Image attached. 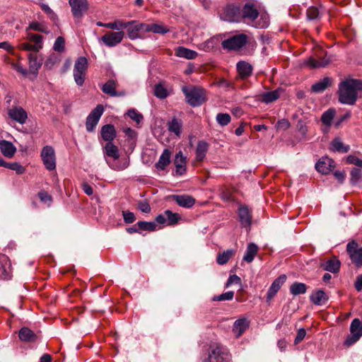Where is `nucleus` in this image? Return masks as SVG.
Returning a JSON list of instances; mask_svg holds the SVG:
<instances>
[{
	"label": "nucleus",
	"instance_id": "obj_1",
	"mask_svg": "<svg viewBox=\"0 0 362 362\" xmlns=\"http://www.w3.org/2000/svg\"><path fill=\"white\" fill-rule=\"evenodd\" d=\"M241 21L257 28H265L269 24V18L267 13L259 14L254 4L247 3L241 8Z\"/></svg>",
	"mask_w": 362,
	"mask_h": 362
},
{
	"label": "nucleus",
	"instance_id": "obj_2",
	"mask_svg": "<svg viewBox=\"0 0 362 362\" xmlns=\"http://www.w3.org/2000/svg\"><path fill=\"white\" fill-rule=\"evenodd\" d=\"M359 90H362V81L347 79L341 82L339 86V100L343 104L354 105Z\"/></svg>",
	"mask_w": 362,
	"mask_h": 362
},
{
	"label": "nucleus",
	"instance_id": "obj_3",
	"mask_svg": "<svg viewBox=\"0 0 362 362\" xmlns=\"http://www.w3.org/2000/svg\"><path fill=\"white\" fill-rule=\"evenodd\" d=\"M103 150L104 153L107 157L113 159L112 161L107 160V164L112 169L115 170H122L128 167L129 162L127 159H124L122 161L118 160L119 158V148L112 142L107 143L104 146Z\"/></svg>",
	"mask_w": 362,
	"mask_h": 362
},
{
	"label": "nucleus",
	"instance_id": "obj_4",
	"mask_svg": "<svg viewBox=\"0 0 362 362\" xmlns=\"http://www.w3.org/2000/svg\"><path fill=\"white\" fill-rule=\"evenodd\" d=\"M182 90L187 103L192 107L200 106L206 100L205 90L200 87L182 86Z\"/></svg>",
	"mask_w": 362,
	"mask_h": 362
},
{
	"label": "nucleus",
	"instance_id": "obj_5",
	"mask_svg": "<svg viewBox=\"0 0 362 362\" xmlns=\"http://www.w3.org/2000/svg\"><path fill=\"white\" fill-rule=\"evenodd\" d=\"M228 354L221 345L213 344L209 346V356L204 362H228Z\"/></svg>",
	"mask_w": 362,
	"mask_h": 362
},
{
	"label": "nucleus",
	"instance_id": "obj_6",
	"mask_svg": "<svg viewBox=\"0 0 362 362\" xmlns=\"http://www.w3.org/2000/svg\"><path fill=\"white\" fill-rule=\"evenodd\" d=\"M88 67V59L84 57H78L74 64V77L76 83L81 86L84 83L86 71Z\"/></svg>",
	"mask_w": 362,
	"mask_h": 362
},
{
	"label": "nucleus",
	"instance_id": "obj_7",
	"mask_svg": "<svg viewBox=\"0 0 362 362\" xmlns=\"http://www.w3.org/2000/svg\"><path fill=\"white\" fill-rule=\"evenodd\" d=\"M350 332L344 341V344L347 346L353 345L362 337V322L359 319L356 318L352 320Z\"/></svg>",
	"mask_w": 362,
	"mask_h": 362
},
{
	"label": "nucleus",
	"instance_id": "obj_8",
	"mask_svg": "<svg viewBox=\"0 0 362 362\" xmlns=\"http://www.w3.org/2000/svg\"><path fill=\"white\" fill-rule=\"evenodd\" d=\"M247 36L245 34H239L225 40L222 42V47L230 50H238L246 45Z\"/></svg>",
	"mask_w": 362,
	"mask_h": 362
},
{
	"label": "nucleus",
	"instance_id": "obj_9",
	"mask_svg": "<svg viewBox=\"0 0 362 362\" xmlns=\"http://www.w3.org/2000/svg\"><path fill=\"white\" fill-rule=\"evenodd\" d=\"M40 156L46 169L53 170L56 168V156L52 146H44L42 149Z\"/></svg>",
	"mask_w": 362,
	"mask_h": 362
},
{
	"label": "nucleus",
	"instance_id": "obj_10",
	"mask_svg": "<svg viewBox=\"0 0 362 362\" xmlns=\"http://www.w3.org/2000/svg\"><path fill=\"white\" fill-rule=\"evenodd\" d=\"M103 111V106L102 105H98L88 115L86 121V128L88 132L94 131Z\"/></svg>",
	"mask_w": 362,
	"mask_h": 362
},
{
	"label": "nucleus",
	"instance_id": "obj_11",
	"mask_svg": "<svg viewBox=\"0 0 362 362\" xmlns=\"http://www.w3.org/2000/svg\"><path fill=\"white\" fill-rule=\"evenodd\" d=\"M346 251L352 263L356 267H362V247L353 240L347 244Z\"/></svg>",
	"mask_w": 362,
	"mask_h": 362
},
{
	"label": "nucleus",
	"instance_id": "obj_12",
	"mask_svg": "<svg viewBox=\"0 0 362 362\" xmlns=\"http://www.w3.org/2000/svg\"><path fill=\"white\" fill-rule=\"evenodd\" d=\"M124 37V32H107L100 38V40L109 47L117 46L119 44Z\"/></svg>",
	"mask_w": 362,
	"mask_h": 362
},
{
	"label": "nucleus",
	"instance_id": "obj_13",
	"mask_svg": "<svg viewBox=\"0 0 362 362\" xmlns=\"http://www.w3.org/2000/svg\"><path fill=\"white\" fill-rule=\"evenodd\" d=\"M69 4L75 18H81L88 8L87 0H69Z\"/></svg>",
	"mask_w": 362,
	"mask_h": 362
},
{
	"label": "nucleus",
	"instance_id": "obj_14",
	"mask_svg": "<svg viewBox=\"0 0 362 362\" xmlns=\"http://www.w3.org/2000/svg\"><path fill=\"white\" fill-rule=\"evenodd\" d=\"M221 18L229 22L241 21V9L234 5H228L225 7Z\"/></svg>",
	"mask_w": 362,
	"mask_h": 362
},
{
	"label": "nucleus",
	"instance_id": "obj_15",
	"mask_svg": "<svg viewBox=\"0 0 362 362\" xmlns=\"http://www.w3.org/2000/svg\"><path fill=\"white\" fill-rule=\"evenodd\" d=\"M12 277V269L9 258L0 254V279L9 280Z\"/></svg>",
	"mask_w": 362,
	"mask_h": 362
},
{
	"label": "nucleus",
	"instance_id": "obj_16",
	"mask_svg": "<svg viewBox=\"0 0 362 362\" xmlns=\"http://www.w3.org/2000/svg\"><path fill=\"white\" fill-rule=\"evenodd\" d=\"M28 59L29 64L28 74L30 73L33 75L32 78L33 80L37 77L38 71L42 65V58L35 53H30L28 55Z\"/></svg>",
	"mask_w": 362,
	"mask_h": 362
},
{
	"label": "nucleus",
	"instance_id": "obj_17",
	"mask_svg": "<svg viewBox=\"0 0 362 362\" xmlns=\"http://www.w3.org/2000/svg\"><path fill=\"white\" fill-rule=\"evenodd\" d=\"M334 162L328 157H322L316 163L315 169L323 175H327L334 168Z\"/></svg>",
	"mask_w": 362,
	"mask_h": 362
},
{
	"label": "nucleus",
	"instance_id": "obj_18",
	"mask_svg": "<svg viewBox=\"0 0 362 362\" xmlns=\"http://www.w3.org/2000/svg\"><path fill=\"white\" fill-rule=\"evenodd\" d=\"M8 115L11 119L21 124L28 119V114L22 107H12L8 110Z\"/></svg>",
	"mask_w": 362,
	"mask_h": 362
},
{
	"label": "nucleus",
	"instance_id": "obj_19",
	"mask_svg": "<svg viewBox=\"0 0 362 362\" xmlns=\"http://www.w3.org/2000/svg\"><path fill=\"white\" fill-rule=\"evenodd\" d=\"M286 281V276L285 274L280 275L278 278H276L270 286L267 295V301L269 302L273 299V298L276 296L277 292L279 291L282 285Z\"/></svg>",
	"mask_w": 362,
	"mask_h": 362
},
{
	"label": "nucleus",
	"instance_id": "obj_20",
	"mask_svg": "<svg viewBox=\"0 0 362 362\" xmlns=\"http://www.w3.org/2000/svg\"><path fill=\"white\" fill-rule=\"evenodd\" d=\"M250 321L245 318H240L233 323L232 332L236 338H239L248 329Z\"/></svg>",
	"mask_w": 362,
	"mask_h": 362
},
{
	"label": "nucleus",
	"instance_id": "obj_21",
	"mask_svg": "<svg viewBox=\"0 0 362 362\" xmlns=\"http://www.w3.org/2000/svg\"><path fill=\"white\" fill-rule=\"evenodd\" d=\"M320 267L325 271L336 274L339 272L341 262L339 259L334 256L329 259L322 262Z\"/></svg>",
	"mask_w": 362,
	"mask_h": 362
},
{
	"label": "nucleus",
	"instance_id": "obj_22",
	"mask_svg": "<svg viewBox=\"0 0 362 362\" xmlns=\"http://www.w3.org/2000/svg\"><path fill=\"white\" fill-rule=\"evenodd\" d=\"M171 197L180 206L184 208H192L195 204V199L188 194H174Z\"/></svg>",
	"mask_w": 362,
	"mask_h": 362
},
{
	"label": "nucleus",
	"instance_id": "obj_23",
	"mask_svg": "<svg viewBox=\"0 0 362 362\" xmlns=\"http://www.w3.org/2000/svg\"><path fill=\"white\" fill-rule=\"evenodd\" d=\"M329 63V59L325 55L324 51L321 50L317 57H310L308 61V65L312 68L325 67Z\"/></svg>",
	"mask_w": 362,
	"mask_h": 362
},
{
	"label": "nucleus",
	"instance_id": "obj_24",
	"mask_svg": "<svg viewBox=\"0 0 362 362\" xmlns=\"http://www.w3.org/2000/svg\"><path fill=\"white\" fill-rule=\"evenodd\" d=\"M116 135L117 132L114 125L105 124L101 127L100 136L103 140L107 141V143L112 142Z\"/></svg>",
	"mask_w": 362,
	"mask_h": 362
},
{
	"label": "nucleus",
	"instance_id": "obj_25",
	"mask_svg": "<svg viewBox=\"0 0 362 362\" xmlns=\"http://www.w3.org/2000/svg\"><path fill=\"white\" fill-rule=\"evenodd\" d=\"M174 164L175 166L176 174L182 175L186 172L187 157L185 156L182 151H179L175 155Z\"/></svg>",
	"mask_w": 362,
	"mask_h": 362
},
{
	"label": "nucleus",
	"instance_id": "obj_26",
	"mask_svg": "<svg viewBox=\"0 0 362 362\" xmlns=\"http://www.w3.org/2000/svg\"><path fill=\"white\" fill-rule=\"evenodd\" d=\"M239 221L243 227L250 228L251 226V212L247 206H240L238 209Z\"/></svg>",
	"mask_w": 362,
	"mask_h": 362
},
{
	"label": "nucleus",
	"instance_id": "obj_27",
	"mask_svg": "<svg viewBox=\"0 0 362 362\" xmlns=\"http://www.w3.org/2000/svg\"><path fill=\"white\" fill-rule=\"evenodd\" d=\"M117 87V81L113 79H110L103 86L102 90L104 93L112 97L124 95V93H117L116 91Z\"/></svg>",
	"mask_w": 362,
	"mask_h": 362
},
{
	"label": "nucleus",
	"instance_id": "obj_28",
	"mask_svg": "<svg viewBox=\"0 0 362 362\" xmlns=\"http://www.w3.org/2000/svg\"><path fill=\"white\" fill-rule=\"evenodd\" d=\"M236 68L242 79H246L252 74V66L248 62L240 61L238 62Z\"/></svg>",
	"mask_w": 362,
	"mask_h": 362
},
{
	"label": "nucleus",
	"instance_id": "obj_29",
	"mask_svg": "<svg viewBox=\"0 0 362 362\" xmlns=\"http://www.w3.org/2000/svg\"><path fill=\"white\" fill-rule=\"evenodd\" d=\"M0 150L2 154L8 158H12L16 152V148L11 142L6 140L0 141Z\"/></svg>",
	"mask_w": 362,
	"mask_h": 362
},
{
	"label": "nucleus",
	"instance_id": "obj_30",
	"mask_svg": "<svg viewBox=\"0 0 362 362\" xmlns=\"http://www.w3.org/2000/svg\"><path fill=\"white\" fill-rule=\"evenodd\" d=\"M209 145L204 141H199L197 144L195 153V159L198 162H202L205 158L206 153L208 152Z\"/></svg>",
	"mask_w": 362,
	"mask_h": 362
},
{
	"label": "nucleus",
	"instance_id": "obj_31",
	"mask_svg": "<svg viewBox=\"0 0 362 362\" xmlns=\"http://www.w3.org/2000/svg\"><path fill=\"white\" fill-rule=\"evenodd\" d=\"M26 39L33 42V47L36 52H39L43 47V36L39 34L28 33Z\"/></svg>",
	"mask_w": 362,
	"mask_h": 362
},
{
	"label": "nucleus",
	"instance_id": "obj_32",
	"mask_svg": "<svg viewBox=\"0 0 362 362\" xmlns=\"http://www.w3.org/2000/svg\"><path fill=\"white\" fill-rule=\"evenodd\" d=\"M175 54L178 57L185 58L187 59H194L198 55L197 52L185 47H177L175 49Z\"/></svg>",
	"mask_w": 362,
	"mask_h": 362
},
{
	"label": "nucleus",
	"instance_id": "obj_33",
	"mask_svg": "<svg viewBox=\"0 0 362 362\" xmlns=\"http://www.w3.org/2000/svg\"><path fill=\"white\" fill-rule=\"evenodd\" d=\"M127 26L125 29H127V35L129 39L136 40L141 37V33L139 30V27L137 25V21H132L127 22Z\"/></svg>",
	"mask_w": 362,
	"mask_h": 362
},
{
	"label": "nucleus",
	"instance_id": "obj_34",
	"mask_svg": "<svg viewBox=\"0 0 362 362\" xmlns=\"http://www.w3.org/2000/svg\"><path fill=\"white\" fill-rule=\"evenodd\" d=\"M171 153L165 148L160 155L158 161L156 163V168L158 170H163L170 163Z\"/></svg>",
	"mask_w": 362,
	"mask_h": 362
},
{
	"label": "nucleus",
	"instance_id": "obj_35",
	"mask_svg": "<svg viewBox=\"0 0 362 362\" xmlns=\"http://www.w3.org/2000/svg\"><path fill=\"white\" fill-rule=\"evenodd\" d=\"M168 131L175 134L177 136H180L182 133V121L176 117H173L167 124Z\"/></svg>",
	"mask_w": 362,
	"mask_h": 362
},
{
	"label": "nucleus",
	"instance_id": "obj_36",
	"mask_svg": "<svg viewBox=\"0 0 362 362\" xmlns=\"http://www.w3.org/2000/svg\"><path fill=\"white\" fill-rule=\"evenodd\" d=\"M280 97L279 90L264 92L259 95V100L264 103H270L276 101Z\"/></svg>",
	"mask_w": 362,
	"mask_h": 362
},
{
	"label": "nucleus",
	"instance_id": "obj_37",
	"mask_svg": "<svg viewBox=\"0 0 362 362\" xmlns=\"http://www.w3.org/2000/svg\"><path fill=\"white\" fill-rule=\"evenodd\" d=\"M257 252L258 247L255 243L248 244L243 257V260L248 263L252 262L255 257L257 255Z\"/></svg>",
	"mask_w": 362,
	"mask_h": 362
},
{
	"label": "nucleus",
	"instance_id": "obj_38",
	"mask_svg": "<svg viewBox=\"0 0 362 362\" xmlns=\"http://www.w3.org/2000/svg\"><path fill=\"white\" fill-rule=\"evenodd\" d=\"M330 149L333 151L347 153L350 147L348 145H344L339 138H335L331 142Z\"/></svg>",
	"mask_w": 362,
	"mask_h": 362
},
{
	"label": "nucleus",
	"instance_id": "obj_39",
	"mask_svg": "<svg viewBox=\"0 0 362 362\" xmlns=\"http://www.w3.org/2000/svg\"><path fill=\"white\" fill-rule=\"evenodd\" d=\"M327 300L328 298L326 293L322 290H318L310 296V300L315 305H320L325 304L327 301Z\"/></svg>",
	"mask_w": 362,
	"mask_h": 362
},
{
	"label": "nucleus",
	"instance_id": "obj_40",
	"mask_svg": "<svg viewBox=\"0 0 362 362\" xmlns=\"http://www.w3.org/2000/svg\"><path fill=\"white\" fill-rule=\"evenodd\" d=\"M21 340L24 341H35L36 339L35 334L28 327H23L18 334Z\"/></svg>",
	"mask_w": 362,
	"mask_h": 362
},
{
	"label": "nucleus",
	"instance_id": "obj_41",
	"mask_svg": "<svg viewBox=\"0 0 362 362\" xmlns=\"http://www.w3.org/2000/svg\"><path fill=\"white\" fill-rule=\"evenodd\" d=\"M235 250L233 249L227 250L217 255L216 262L219 265L226 264L228 260L235 255Z\"/></svg>",
	"mask_w": 362,
	"mask_h": 362
},
{
	"label": "nucleus",
	"instance_id": "obj_42",
	"mask_svg": "<svg viewBox=\"0 0 362 362\" xmlns=\"http://www.w3.org/2000/svg\"><path fill=\"white\" fill-rule=\"evenodd\" d=\"M33 30L45 34H49L50 33L49 29L48 28L45 22L32 21L31 23H30L27 28V30Z\"/></svg>",
	"mask_w": 362,
	"mask_h": 362
},
{
	"label": "nucleus",
	"instance_id": "obj_43",
	"mask_svg": "<svg viewBox=\"0 0 362 362\" xmlns=\"http://www.w3.org/2000/svg\"><path fill=\"white\" fill-rule=\"evenodd\" d=\"M331 84V79L328 77L315 83L312 86V90L315 93H321L324 91Z\"/></svg>",
	"mask_w": 362,
	"mask_h": 362
},
{
	"label": "nucleus",
	"instance_id": "obj_44",
	"mask_svg": "<svg viewBox=\"0 0 362 362\" xmlns=\"http://www.w3.org/2000/svg\"><path fill=\"white\" fill-rule=\"evenodd\" d=\"M307 291V286L304 283L294 282L290 286V292L293 296L303 294Z\"/></svg>",
	"mask_w": 362,
	"mask_h": 362
},
{
	"label": "nucleus",
	"instance_id": "obj_45",
	"mask_svg": "<svg viewBox=\"0 0 362 362\" xmlns=\"http://www.w3.org/2000/svg\"><path fill=\"white\" fill-rule=\"evenodd\" d=\"M335 110L330 108L325 111L321 117V121L323 124L329 127L332 124V121L335 115Z\"/></svg>",
	"mask_w": 362,
	"mask_h": 362
},
{
	"label": "nucleus",
	"instance_id": "obj_46",
	"mask_svg": "<svg viewBox=\"0 0 362 362\" xmlns=\"http://www.w3.org/2000/svg\"><path fill=\"white\" fill-rule=\"evenodd\" d=\"M167 218V224L169 226L175 225L178 223L180 216L177 213H173L170 210L165 211Z\"/></svg>",
	"mask_w": 362,
	"mask_h": 362
},
{
	"label": "nucleus",
	"instance_id": "obj_47",
	"mask_svg": "<svg viewBox=\"0 0 362 362\" xmlns=\"http://www.w3.org/2000/svg\"><path fill=\"white\" fill-rule=\"evenodd\" d=\"M107 28L114 30H119L120 29L125 28L127 25V22L123 20L118 19L113 22L107 23Z\"/></svg>",
	"mask_w": 362,
	"mask_h": 362
},
{
	"label": "nucleus",
	"instance_id": "obj_48",
	"mask_svg": "<svg viewBox=\"0 0 362 362\" xmlns=\"http://www.w3.org/2000/svg\"><path fill=\"white\" fill-rule=\"evenodd\" d=\"M137 226L139 229L142 230L154 231L157 229V224L155 222L139 221Z\"/></svg>",
	"mask_w": 362,
	"mask_h": 362
},
{
	"label": "nucleus",
	"instance_id": "obj_49",
	"mask_svg": "<svg viewBox=\"0 0 362 362\" xmlns=\"http://www.w3.org/2000/svg\"><path fill=\"white\" fill-rule=\"evenodd\" d=\"M170 31L169 28L162 24H151L150 32L158 34H165Z\"/></svg>",
	"mask_w": 362,
	"mask_h": 362
},
{
	"label": "nucleus",
	"instance_id": "obj_50",
	"mask_svg": "<svg viewBox=\"0 0 362 362\" xmlns=\"http://www.w3.org/2000/svg\"><path fill=\"white\" fill-rule=\"evenodd\" d=\"M216 121L221 126L228 124L231 120L230 115L228 113H218L216 115Z\"/></svg>",
	"mask_w": 362,
	"mask_h": 362
},
{
	"label": "nucleus",
	"instance_id": "obj_51",
	"mask_svg": "<svg viewBox=\"0 0 362 362\" xmlns=\"http://www.w3.org/2000/svg\"><path fill=\"white\" fill-rule=\"evenodd\" d=\"M154 95L158 98L163 99L165 98L168 94L167 90L163 85L158 84L155 86Z\"/></svg>",
	"mask_w": 362,
	"mask_h": 362
},
{
	"label": "nucleus",
	"instance_id": "obj_52",
	"mask_svg": "<svg viewBox=\"0 0 362 362\" xmlns=\"http://www.w3.org/2000/svg\"><path fill=\"white\" fill-rule=\"evenodd\" d=\"M6 168L14 170L18 175L23 174L25 171V168L16 162L7 163Z\"/></svg>",
	"mask_w": 362,
	"mask_h": 362
},
{
	"label": "nucleus",
	"instance_id": "obj_53",
	"mask_svg": "<svg viewBox=\"0 0 362 362\" xmlns=\"http://www.w3.org/2000/svg\"><path fill=\"white\" fill-rule=\"evenodd\" d=\"M53 49L58 52H63L65 50V40L62 37H58L54 44Z\"/></svg>",
	"mask_w": 362,
	"mask_h": 362
},
{
	"label": "nucleus",
	"instance_id": "obj_54",
	"mask_svg": "<svg viewBox=\"0 0 362 362\" xmlns=\"http://www.w3.org/2000/svg\"><path fill=\"white\" fill-rule=\"evenodd\" d=\"M11 66L16 72L22 74L24 77H27L28 76V71L26 69L23 68L20 62H13L11 64Z\"/></svg>",
	"mask_w": 362,
	"mask_h": 362
},
{
	"label": "nucleus",
	"instance_id": "obj_55",
	"mask_svg": "<svg viewBox=\"0 0 362 362\" xmlns=\"http://www.w3.org/2000/svg\"><path fill=\"white\" fill-rule=\"evenodd\" d=\"M234 292L233 291H228L224 293H222L218 296H215L213 298V300L216 301H222V300H230L233 298Z\"/></svg>",
	"mask_w": 362,
	"mask_h": 362
},
{
	"label": "nucleus",
	"instance_id": "obj_56",
	"mask_svg": "<svg viewBox=\"0 0 362 362\" xmlns=\"http://www.w3.org/2000/svg\"><path fill=\"white\" fill-rule=\"evenodd\" d=\"M40 6L42 10L48 16L51 20L55 21L57 19L56 13L49 8L47 4L41 3L40 4Z\"/></svg>",
	"mask_w": 362,
	"mask_h": 362
},
{
	"label": "nucleus",
	"instance_id": "obj_57",
	"mask_svg": "<svg viewBox=\"0 0 362 362\" xmlns=\"http://www.w3.org/2000/svg\"><path fill=\"white\" fill-rule=\"evenodd\" d=\"M127 115L137 124H139L143 120V116L139 113L136 110L131 109L128 110Z\"/></svg>",
	"mask_w": 362,
	"mask_h": 362
},
{
	"label": "nucleus",
	"instance_id": "obj_58",
	"mask_svg": "<svg viewBox=\"0 0 362 362\" xmlns=\"http://www.w3.org/2000/svg\"><path fill=\"white\" fill-rule=\"evenodd\" d=\"M59 62V59L55 54H51L45 62V67L48 69H52V67Z\"/></svg>",
	"mask_w": 362,
	"mask_h": 362
},
{
	"label": "nucleus",
	"instance_id": "obj_59",
	"mask_svg": "<svg viewBox=\"0 0 362 362\" xmlns=\"http://www.w3.org/2000/svg\"><path fill=\"white\" fill-rule=\"evenodd\" d=\"M290 127V122L286 119H282L278 121L275 127L278 131H286Z\"/></svg>",
	"mask_w": 362,
	"mask_h": 362
},
{
	"label": "nucleus",
	"instance_id": "obj_60",
	"mask_svg": "<svg viewBox=\"0 0 362 362\" xmlns=\"http://www.w3.org/2000/svg\"><path fill=\"white\" fill-rule=\"evenodd\" d=\"M346 162L349 164H352L362 168V160L354 155L348 156L346 158Z\"/></svg>",
	"mask_w": 362,
	"mask_h": 362
},
{
	"label": "nucleus",
	"instance_id": "obj_61",
	"mask_svg": "<svg viewBox=\"0 0 362 362\" xmlns=\"http://www.w3.org/2000/svg\"><path fill=\"white\" fill-rule=\"evenodd\" d=\"M319 16L318 8L315 6L309 7L307 10V17L310 20H315Z\"/></svg>",
	"mask_w": 362,
	"mask_h": 362
},
{
	"label": "nucleus",
	"instance_id": "obj_62",
	"mask_svg": "<svg viewBox=\"0 0 362 362\" xmlns=\"http://www.w3.org/2000/svg\"><path fill=\"white\" fill-rule=\"evenodd\" d=\"M297 129L300 133L302 139H305L308 129L305 124L301 121H299L297 124Z\"/></svg>",
	"mask_w": 362,
	"mask_h": 362
},
{
	"label": "nucleus",
	"instance_id": "obj_63",
	"mask_svg": "<svg viewBox=\"0 0 362 362\" xmlns=\"http://www.w3.org/2000/svg\"><path fill=\"white\" fill-rule=\"evenodd\" d=\"M351 182L356 183L361 178V171L358 168H354L350 173Z\"/></svg>",
	"mask_w": 362,
	"mask_h": 362
},
{
	"label": "nucleus",
	"instance_id": "obj_64",
	"mask_svg": "<svg viewBox=\"0 0 362 362\" xmlns=\"http://www.w3.org/2000/svg\"><path fill=\"white\" fill-rule=\"evenodd\" d=\"M122 216L126 223H132L136 220L134 213L129 211H122Z\"/></svg>",
	"mask_w": 362,
	"mask_h": 362
}]
</instances>
